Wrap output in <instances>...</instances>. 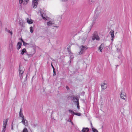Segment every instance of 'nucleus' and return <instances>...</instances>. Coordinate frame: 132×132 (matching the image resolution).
<instances>
[{
    "label": "nucleus",
    "instance_id": "obj_39",
    "mask_svg": "<svg viewBox=\"0 0 132 132\" xmlns=\"http://www.w3.org/2000/svg\"><path fill=\"white\" fill-rule=\"evenodd\" d=\"M11 129L12 130H13V125H12H12Z\"/></svg>",
    "mask_w": 132,
    "mask_h": 132
},
{
    "label": "nucleus",
    "instance_id": "obj_28",
    "mask_svg": "<svg viewBox=\"0 0 132 132\" xmlns=\"http://www.w3.org/2000/svg\"><path fill=\"white\" fill-rule=\"evenodd\" d=\"M53 76H54L56 75V73L55 69L54 67H53Z\"/></svg>",
    "mask_w": 132,
    "mask_h": 132
},
{
    "label": "nucleus",
    "instance_id": "obj_20",
    "mask_svg": "<svg viewBox=\"0 0 132 132\" xmlns=\"http://www.w3.org/2000/svg\"><path fill=\"white\" fill-rule=\"evenodd\" d=\"M81 131L82 132H88L89 131V129L88 128H83Z\"/></svg>",
    "mask_w": 132,
    "mask_h": 132
},
{
    "label": "nucleus",
    "instance_id": "obj_19",
    "mask_svg": "<svg viewBox=\"0 0 132 132\" xmlns=\"http://www.w3.org/2000/svg\"><path fill=\"white\" fill-rule=\"evenodd\" d=\"M21 45L22 43L21 42H19L18 43L17 45V47L18 50H19L20 48Z\"/></svg>",
    "mask_w": 132,
    "mask_h": 132
},
{
    "label": "nucleus",
    "instance_id": "obj_10",
    "mask_svg": "<svg viewBox=\"0 0 132 132\" xmlns=\"http://www.w3.org/2000/svg\"><path fill=\"white\" fill-rule=\"evenodd\" d=\"M100 39L99 37L96 35L94 34L93 35V37L92 38V39L94 40L95 39L96 40H99Z\"/></svg>",
    "mask_w": 132,
    "mask_h": 132
},
{
    "label": "nucleus",
    "instance_id": "obj_31",
    "mask_svg": "<svg viewBox=\"0 0 132 132\" xmlns=\"http://www.w3.org/2000/svg\"><path fill=\"white\" fill-rule=\"evenodd\" d=\"M41 15L43 19H46L43 16V15L42 14H41Z\"/></svg>",
    "mask_w": 132,
    "mask_h": 132
},
{
    "label": "nucleus",
    "instance_id": "obj_5",
    "mask_svg": "<svg viewBox=\"0 0 132 132\" xmlns=\"http://www.w3.org/2000/svg\"><path fill=\"white\" fill-rule=\"evenodd\" d=\"M79 48L80 51L79 53L78 54L80 55L82 54L88 48L84 45H82L80 46Z\"/></svg>",
    "mask_w": 132,
    "mask_h": 132
},
{
    "label": "nucleus",
    "instance_id": "obj_37",
    "mask_svg": "<svg viewBox=\"0 0 132 132\" xmlns=\"http://www.w3.org/2000/svg\"><path fill=\"white\" fill-rule=\"evenodd\" d=\"M63 2H66L67 1V0H61Z\"/></svg>",
    "mask_w": 132,
    "mask_h": 132
},
{
    "label": "nucleus",
    "instance_id": "obj_11",
    "mask_svg": "<svg viewBox=\"0 0 132 132\" xmlns=\"http://www.w3.org/2000/svg\"><path fill=\"white\" fill-rule=\"evenodd\" d=\"M104 47V44H102L99 47L98 50H100V52H102V50L103 48Z\"/></svg>",
    "mask_w": 132,
    "mask_h": 132
},
{
    "label": "nucleus",
    "instance_id": "obj_42",
    "mask_svg": "<svg viewBox=\"0 0 132 132\" xmlns=\"http://www.w3.org/2000/svg\"><path fill=\"white\" fill-rule=\"evenodd\" d=\"M27 44V43H24V45H26V44Z\"/></svg>",
    "mask_w": 132,
    "mask_h": 132
},
{
    "label": "nucleus",
    "instance_id": "obj_32",
    "mask_svg": "<svg viewBox=\"0 0 132 132\" xmlns=\"http://www.w3.org/2000/svg\"><path fill=\"white\" fill-rule=\"evenodd\" d=\"M66 88L67 89V90H69V88L67 86H66Z\"/></svg>",
    "mask_w": 132,
    "mask_h": 132
},
{
    "label": "nucleus",
    "instance_id": "obj_3",
    "mask_svg": "<svg viewBox=\"0 0 132 132\" xmlns=\"http://www.w3.org/2000/svg\"><path fill=\"white\" fill-rule=\"evenodd\" d=\"M24 70V67L22 65H20L19 67V76L21 79H22L23 78L22 74L23 73Z\"/></svg>",
    "mask_w": 132,
    "mask_h": 132
},
{
    "label": "nucleus",
    "instance_id": "obj_15",
    "mask_svg": "<svg viewBox=\"0 0 132 132\" xmlns=\"http://www.w3.org/2000/svg\"><path fill=\"white\" fill-rule=\"evenodd\" d=\"M110 35H111V40L112 41L113 40V39L114 37V31L113 30L111 31L110 32Z\"/></svg>",
    "mask_w": 132,
    "mask_h": 132
},
{
    "label": "nucleus",
    "instance_id": "obj_23",
    "mask_svg": "<svg viewBox=\"0 0 132 132\" xmlns=\"http://www.w3.org/2000/svg\"><path fill=\"white\" fill-rule=\"evenodd\" d=\"M6 31L9 33L10 34L11 36L12 35L13 32L12 31H11L9 29H6Z\"/></svg>",
    "mask_w": 132,
    "mask_h": 132
},
{
    "label": "nucleus",
    "instance_id": "obj_33",
    "mask_svg": "<svg viewBox=\"0 0 132 132\" xmlns=\"http://www.w3.org/2000/svg\"><path fill=\"white\" fill-rule=\"evenodd\" d=\"M93 26V24L92 25H91L90 27V28H89V31H90V30H91V28Z\"/></svg>",
    "mask_w": 132,
    "mask_h": 132
},
{
    "label": "nucleus",
    "instance_id": "obj_22",
    "mask_svg": "<svg viewBox=\"0 0 132 132\" xmlns=\"http://www.w3.org/2000/svg\"><path fill=\"white\" fill-rule=\"evenodd\" d=\"M116 47L117 48V50L118 52L121 53V47H118V46H116Z\"/></svg>",
    "mask_w": 132,
    "mask_h": 132
},
{
    "label": "nucleus",
    "instance_id": "obj_36",
    "mask_svg": "<svg viewBox=\"0 0 132 132\" xmlns=\"http://www.w3.org/2000/svg\"><path fill=\"white\" fill-rule=\"evenodd\" d=\"M91 127L92 129V128L94 127H93V125H92V123L91 122Z\"/></svg>",
    "mask_w": 132,
    "mask_h": 132
},
{
    "label": "nucleus",
    "instance_id": "obj_21",
    "mask_svg": "<svg viewBox=\"0 0 132 132\" xmlns=\"http://www.w3.org/2000/svg\"><path fill=\"white\" fill-rule=\"evenodd\" d=\"M54 23V22L53 21H50L47 23V24L48 26H51Z\"/></svg>",
    "mask_w": 132,
    "mask_h": 132
},
{
    "label": "nucleus",
    "instance_id": "obj_34",
    "mask_svg": "<svg viewBox=\"0 0 132 132\" xmlns=\"http://www.w3.org/2000/svg\"><path fill=\"white\" fill-rule=\"evenodd\" d=\"M21 41L23 42V44H24V41L22 40V39H21Z\"/></svg>",
    "mask_w": 132,
    "mask_h": 132
},
{
    "label": "nucleus",
    "instance_id": "obj_13",
    "mask_svg": "<svg viewBox=\"0 0 132 132\" xmlns=\"http://www.w3.org/2000/svg\"><path fill=\"white\" fill-rule=\"evenodd\" d=\"M8 121L7 119H4L3 121V127L6 128V126L7 125V123Z\"/></svg>",
    "mask_w": 132,
    "mask_h": 132
},
{
    "label": "nucleus",
    "instance_id": "obj_27",
    "mask_svg": "<svg viewBox=\"0 0 132 132\" xmlns=\"http://www.w3.org/2000/svg\"><path fill=\"white\" fill-rule=\"evenodd\" d=\"M74 114L78 116H81V113H80L75 112Z\"/></svg>",
    "mask_w": 132,
    "mask_h": 132
},
{
    "label": "nucleus",
    "instance_id": "obj_24",
    "mask_svg": "<svg viewBox=\"0 0 132 132\" xmlns=\"http://www.w3.org/2000/svg\"><path fill=\"white\" fill-rule=\"evenodd\" d=\"M92 130L93 132H98V130L94 127L92 128Z\"/></svg>",
    "mask_w": 132,
    "mask_h": 132
},
{
    "label": "nucleus",
    "instance_id": "obj_2",
    "mask_svg": "<svg viewBox=\"0 0 132 132\" xmlns=\"http://www.w3.org/2000/svg\"><path fill=\"white\" fill-rule=\"evenodd\" d=\"M36 53V51L34 49L32 48L30 49L28 52L27 53V55L29 57H31L33 56Z\"/></svg>",
    "mask_w": 132,
    "mask_h": 132
},
{
    "label": "nucleus",
    "instance_id": "obj_9",
    "mask_svg": "<svg viewBox=\"0 0 132 132\" xmlns=\"http://www.w3.org/2000/svg\"><path fill=\"white\" fill-rule=\"evenodd\" d=\"M38 0H34L32 3V5L34 8H36L38 4Z\"/></svg>",
    "mask_w": 132,
    "mask_h": 132
},
{
    "label": "nucleus",
    "instance_id": "obj_12",
    "mask_svg": "<svg viewBox=\"0 0 132 132\" xmlns=\"http://www.w3.org/2000/svg\"><path fill=\"white\" fill-rule=\"evenodd\" d=\"M19 116L22 119L24 118V117L23 115L22 112V110L21 109H20V110L19 112Z\"/></svg>",
    "mask_w": 132,
    "mask_h": 132
},
{
    "label": "nucleus",
    "instance_id": "obj_1",
    "mask_svg": "<svg viewBox=\"0 0 132 132\" xmlns=\"http://www.w3.org/2000/svg\"><path fill=\"white\" fill-rule=\"evenodd\" d=\"M72 101L73 102L75 103L76 105H77V109H80V106L79 103V100L77 96H72Z\"/></svg>",
    "mask_w": 132,
    "mask_h": 132
},
{
    "label": "nucleus",
    "instance_id": "obj_30",
    "mask_svg": "<svg viewBox=\"0 0 132 132\" xmlns=\"http://www.w3.org/2000/svg\"><path fill=\"white\" fill-rule=\"evenodd\" d=\"M62 19V15L61 16H58V20H59V19H60V21H61V20Z\"/></svg>",
    "mask_w": 132,
    "mask_h": 132
},
{
    "label": "nucleus",
    "instance_id": "obj_38",
    "mask_svg": "<svg viewBox=\"0 0 132 132\" xmlns=\"http://www.w3.org/2000/svg\"><path fill=\"white\" fill-rule=\"evenodd\" d=\"M89 1L90 2H93V0H89Z\"/></svg>",
    "mask_w": 132,
    "mask_h": 132
},
{
    "label": "nucleus",
    "instance_id": "obj_4",
    "mask_svg": "<svg viewBox=\"0 0 132 132\" xmlns=\"http://www.w3.org/2000/svg\"><path fill=\"white\" fill-rule=\"evenodd\" d=\"M100 9V7H98L95 10V12L94 14V19L93 20V23L95 21V20L97 18L99 14H98V13H100L101 11H98V10Z\"/></svg>",
    "mask_w": 132,
    "mask_h": 132
},
{
    "label": "nucleus",
    "instance_id": "obj_16",
    "mask_svg": "<svg viewBox=\"0 0 132 132\" xmlns=\"http://www.w3.org/2000/svg\"><path fill=\"white\" fill-rule=\"evenodd\" d=\"M102 88L103 89H104L106 88L107 87V85L105 83H103L101 85Z\"/></svg>",
    "mask_w": 132,
    "mask_h": 132
},
{
    "label": "nucleus",
    "instance_id": "obj_41",
    "mask_svg": "<svg viewBox=\"0 0 132 132\" xmlns=\"http://www.w3.org/2000/svg\"><path fill=\"white\" fill-rule=\"evenodd\" d=\"M51 65H52V67L53 68V67H53V65H52V64H51Z\"/></svg>",
    "mask_w": 132,
    "mask_h": 132
},
{
    "label": "nucleus",
    "instance_id": "obj_18",
    "mask_svg": "<svg viewBox=\"0 0 132 132\" xmlns=\"http://www.w3.org/2000/svg\"><path fill=\"white\" fill-rule=\"evenodd\" d=\"M27 52L26 51V49L24 48L21 50L20 54L21 55H23L24 54V53L27 54Z\"/></svg>",
    "mask_w": 132,
    "mask_h": 132
},
{
    "label": "nucleus",
    "instance_id": "obj_25",
    "mask_svg": "<svg viewBox=\"0 0 132 132\" xmlns=\"http://www.w3.org/2000/svg\"><path fill=\"white\" fill-rule=\"evenodd\" d=\"M30 31L31 33H32L34 31V29L33 27H31L30 28Z\"/></svg>",
    "mask_w": 132,
    "mask_h": 132
},
{
    "label": "nucleus",
    "instance_id": "obj_17",
    "mask_svg": "<svg viewBox=\"0 0 132 132\" xmlns=\"http://www.w3.org/2000/svg\"><path fill=\"white\" fill-rule=\"evenodd\" d=\"M27 22L29 24H32L33 22V20L30 19L29 18H27Z\"/></svg>",
    "mask_w": 132,
    "mask_h": 132
},
{
    "label": "nucleus",
    "instance_id": "obj_35",
    "mask_svg": "<svg viewBox=\"0 0 132 132\" xmlns=\"http://www.w3.org/2000/svg\"><path fill=\"white\" fill-rule=\"evenodd\" d=\"M68 121L69 122H71L72 121L70 119H69L68 120Z\"/></svg>",
    "mask_w": 132,
    "mask_h": 132
},
{
    "label": "nucleus",
    "instance_id": "obj_40",
    "mask_svg": "<svg viewBox=\"0 0 132 132\" xmlns=\"http://www.w3.org/2000/svg\"><path fill=\"white\" fill-rule=\"evenodd\" d=\"M71 124H72V125H73V122H72V121H71Z\"/></svg>",
    "mask_w": 132,
    "mask_h": 132
},
{
    "label": "nucleus",
    "instance_id": "obj_26",
    "mask_svg": "<svg viewBox=\"0 0 132 132\" xmlns=\"http://www.w3.org/2000/svg\"><path fill=\"white\" fill-rule=\"evenodd\" d=\"M69 111L70 113L71 114H74L75 112L73 111V110H69Z\"/></svg>",
    "mask_w": 132,
    "mask_h": 132
},
{
    "label": "nucleus",
    "instance_id": "obj_8",
    "mask_svg": "<svg viewBox=\"0 0 132 132\" xmlns=\"http://www.w3.org/2000/svg\"><path fill=\"white\" fill-rule=\"evenodd\" d=\"M29 0H19L20 4L22 3L23 5H26L28 3Z\"/></svg>",
    "mask_w": 132,
    "mask_h": 132
},
{
    "label": "nucleus",
    "instance_id": "obj_7",
    "mask_svg": "<svg viewBox=\"0 0 132 132\" xmlns=\"http://www.w3.org/2000/svg\"><path fill=\"white\" fill-rule=\"evenodd\" d=\"M68 51L69 52V54L70 55V61H69V63H70L71 62V60L72 59H73V54L71 52V50H69L68 48Z\"/></svg>",
    "mask_w": 132,
    "mask_h": 132
},
{
    "label": "nucleus",
    "instance_id": "obj_29",
    "mask_svg": "<svg viewBox=\"0 0 132 132\" xmlns=\"http://www.w3.org/2000/svg\"><path fill=\"white\" fill-rule=\"evenodd\" d=\"M6 128L3 127L1 132H5L6 130Z\"/></svg>",
    "mask_w": 132,
    "mask_h": 132
},
{
    "label": "nucleus",
    "instance_id": "obj_6",
    "mask_svg": "<svg viewBox=\"0 0 132 132\" xmlns=\"http://www.w3.org/2000/svg\"><path fill=\"white\" fill-rule=\"evenodd\" d=\"M21 122L25 126H27L28 125V121L25 118L22 119Z\"/></svg>",
    "mask_w": 132,
    "mask_h": 132
},
{
    "label": "nucleus",
    "instance_id": "obj_14",
    "mask_svg": "<svg viewBox=\"0 0 132 132\" xmlns=\"http://www.w3.org/2000/svg\"><path fill=\"white\" fill-rule=\"evenodd\" d=\"M120 96L121 98L125 100V98L124 97L126 96V94L124 93L121 92V93Z\"/></svg>",
    "mask_w": 132,
    "mask_h": 132
}]
</instances>
